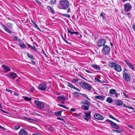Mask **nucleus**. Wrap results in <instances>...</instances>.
I'll return each instance as SVG.
<instances>
[{"label": "nucleus", "mask_w": 135, "mask_h": 135, "mask_svg": "<svg viewBox=\"0 0 135 135\" xmlns=\"http://www.w3.org/2000/svg\"><path fill=\"white\" fill-rule=\"evenodd\" d=\"M28 45V47H30L31 49H33L35 51H36V48L35 46H33L30 45Z\"/></svg>", "instance_id": "nucleus-32"}, {"label": "nucleus", "mask_w": 135, "mask_h": 135, "mask_svg": "<svg viewBox=\"0 0 135 135\" xmlns=\"http://www.w3.org/2000/svg\"><path fill=\"white\" fill-rule=\"evenodd\" d=\"M83 96L84 97L86 98L88 100H90V99L87 97V95L86 94H82Z\"/></svg>", "instance_id": "nucleus-47"}, {"label": "nucleus", "mask_w": 135, "mask_h": 135, "mask_svg": "<svg viewBox=\"0 0 135 135\" xmlns=\"http://www.w3.org/2000/svg\"><path fill=\"white\" fill-rule=\"evenodd\" d=\"M32 135H41V134L39 133H34Z\"/></svg>", "instance_id": "nucleus-61"}, {"label": "nucleus", "mask_w": 135, "mask_h": 135, "mask_svg": "<svg viewBox=\"0 0 135 135\" xmlns=\"http://www.w3.org/2000/svg\"><path fill=\"white\" fill-rule=\"evenodd\" d=\"M9 33L12 34L13 36H15L16 35V33L14 32V31H11L9 30Z\"/></svg>", "instance_id": "nucleus-40"}, {"label": "nucleus", "mask_w": 135, "mask_h": 135, "mask_svg": "<svg viewBox=\"0 0 135 135\" xmlns=\"http://www.w3.org/2000/svg\"><path fill=\"white\" fill-rule=\"evenodd\" d=\"M78 81V79H73L71 81L73 83L76 82Z\"/></svg>", "instance_id": "nucleus-39"}, {"label": "nucleus", "mask_w": 135, "mask_h": 135, "mask_svg": "<svg viewBox=\"0 0 135 135\" xmlns=\"http://www.w3.org/2000/svg\"><path fill=\"white\" fill-rule=\"evenodd\" d=\"M48 7H49V8L50 9V10L51 11V12L52 13H54V11L53 9L51 8L50 6H48Z\"/></svg>", "instance_id": "nucleus-43"}, {"label": "nucleus", "mask_w": 135, "mask_h": 135, "mask_svg": "<svg viewBox=\"0 0 135 135\" xmlns=\"http://www.w3.org/2000/svg\"><path fill=\"white\" fill-rule=\"evenodd\" d=\"M106 41L104 39H100L98 41L97 43V45L99 47L104 46L105 43Z\"/></svg>", "instance_id": "nucleus-7"}, {"label": "nucleus", "mask_w": 135, "mask_h": 135, "mask_svg": "<svg viewBox=\"0 0 135 135\" xmlns=\"http://www.w3.org/2000/svg\"><path fill=\"white\" fill-rule=\"evenodd\" d=\"M106 101L109 103H111L113 102V100L110 97H108L107 98Z\"/></svg>", "instance_id": "nucleus-21"}, {"label": "nucleus", "mask_w": 135, "mask_h": 135, "mask_svg": "<svg viewBox=\"0 0 135 135\" xmlns=\"http://www.w3.org/2000/svg\"><path fill=\"white\" fill-rule=\"evenodd\" d=\"M20 128V127L19 126H16L14 127V129L15 130H17Z\"/></svg>", "instance_id": "nucleus-49"}, {"label": "nucleus", "mask_w": 135, "mask_h": 135, "mask_svg": "<svg viewBox=\"0 0 135 135\" xmlns=\"http://www.w3.org/2000/svg\"><path fill=\"white\" fill-rule=\"evenodd\" d=\"M111 126L113 128L116 129H119V126L114 122L111 125Z\"/></svg>", "instance_id": "nucleus-16"}, {"label": "nucleus", "mask_w": 135, "mask_h": 135, "mask_svg": "<svg viewBox=\"0 0 135 135\" xmlns=\"http://www.w3.org/2000/svg\"><path fill=\"white\" fill-rule=\"evenodd\" d=\"M129 105H127L124 104L123 105V107H126L128 108V107H129Z\"/></svg>", "instance_id": "nucleus-58"}, {"label": "nucleus", "mask_w": 135, "mask_h": 135, "mask_svg": "<svg viewBox=\"0 0 135 135\" xmlns=\"http://www.w3.org/2000/svg\"><path fill=\"white\" fill-rule=\"evenodd\" d=\"M35 89V88L33 87H32L31 89H30V91L31 92H32L34 91Z\"/></svg>", "instance_id": "nucleus-53"}, {"label": "nucleus", "mask_w": 135, "mask_h": 135, "mask_svg": "<svg viewBox=\"0 0 135 135\" xmlns=\"http://www.w3.org/2000/svg\"><path fill=\"white\" fill-rule=\"evenodd\" d=\"M116 64L115 62H110L109 63L108 66L110 67H114Z\"/></svg>", "instance_id": "nucleus-20"}, {"label": "nucleus", "mask_w": 135, "mask_h": 135, "mask_svg": "<svg viewBox=\"0 0 135 135\" xmlns=\"http://www.w3.org/2000/svg\"><path fill=\"white\" fill-rule=\"evenodd\" d=\"M128 126L129 128H132V129L133 128V127L131 125H129Z\"/></svg>", "instance_id": "nucleus-63"}, {"label": "nucleus", "mask_w": 135, "mask_h": 135, "mask_svg": "<svg viewBox=\"0 0 135 135\" xmlns=\"http://www.w3.org/2000/svg\"><path fill=\"white\" fill-rule=\"evenodd\" d=\"M106 121L109 122L110 123L111 125L113 122L112 121L108 119H107L106 120Z\"/></svg>", "instance_id": "nucleus-44"}, {"label": "nucleus", "mask_w": 135, "mask_h": 135, "mask_svg": "<svg viewBox=\"0 0 135 135\" xmlns=\"http://www.w3.org/2000/svg\"><path fill=\"white\" fill-rule=\"evenodd\" d=\"M58 105L59 106H60V107H62L63 108H65V109H69V107H66L65 105H61V104H58Z\"/></svg>", "instance_id": "nucleus-33"}, {"label": "nucleus", "mask_w": 135, "mask_h": 135, "mask_svg": "<svg viewBox=\"0 0 135 135\" xmlns=\"http://www.w3.org/2000/svg\"><path fill=\"white\" fill-rule=\"evenodd\" d=\"M36 2L39 4H41V3L39 1V0H34Z\"/></svg>", "instance_id": "nucleus-51"}, {"label": "nucleus", "mask_w": 135, "mask_h": 135, "mask_svg": "<svg viewBox=\"0 0 135 135\" xmlns=\"http://www.w3.org/2000/svg\"><path fill=\"white\" fill-rule=\"evenodd\" d=\"M79 85L83 89L87 90L88 91H92L93 89V88L90 85L87 84L86 83L83 82L81 81L79 83Z\"/></svg>", "instance_id": "nucleus-2"}, {"label": "nucleus", "mask_w": 135, "mask_h": 135, "mask_svg": "<svg viewBox=\"0 0 135 135\" xmlns=\"http://www.w3.org/2000/svg\"><path fill=\"white\" fill-rule=\"evenodd\" d=\"M61 38L62 40L64 41L66 43L69 44V43L64 38V36L63 35L61 36Z\"/></svg>", "instance_id": "nucleus-41"}, {"label": "nucleus", "mask_w": 135, "mask_h": 135, "mask_svg": "<svg viewBox=\"0 0 135 135\" xmlns=\"http://www.w3.org/2000/svg\"><path fill=\"white\" fill-rule=\"evenodd\" d=\"M126 15H127V16L129 17V16H130V13H127L126 14Z\"/></svg>", "instance_id": "nucleus-62"}, {"label": "nucleus", "mask_w": 135, "mask_h": 135, "mask_svg": "<svg viewBox=\"0 0 135 135\" xmlns=\"http://www.w3.org/2000/svg\"><path fill=\"white\" fill-rule=\"evenodd\" d=\"M24 117V118H26V119L27 120H30L31 121L33 122V121H35V120L34 119H31L30 118H28L27 117Z\"/></svg>", "instance_id": "nucleus-35"}, {"label": "nucleus", "mask_w": 135, "mask_h": 135, "mask_svg": "<svg viewBox=\"0 0 135 135\" xmlns=\"http://www.w3.org/2000/svg\"><path fill=\"white\" fill-rule=\"evenodd\" d=\"M2 67L3 68L4 70V71L5 73H7L8 71V67L5 65H3Z\"/></svg>", "instance_id": "nucleus-18"}, {"label": "nucleus", "mask_w": 135, "mask_h": 135, "mask_svg": "<svg viewBox=\"0 0 135 135\" xmlns=\"http://www.w3.org/2000/svg\"><path fill=\"white\" fill-rule=\"evenodd\" d=\"M69 2L66 0H64L60 2L59 4L57 5V7L60 9H66L69 7Z\"/></svg>", "instance_id": "nucleus-1"}, {"label": "nucleus", "mask_w": 135, "mask_h": 135, "mask_svg": "<svg viewBox=\"0 0 135 135\" xmlns=\"http://www.w3.org/2000/svg\"><path fill=\"white\" fill-rule=\"evenodd\" d=\"M27 55L28 57L32 60H33L35 59L33 56L32 55H31L28 53L27 54Z\"/></svg>", "instance_id": "nucleus-27"}, {"label": "nucleus", "mask_w": 135, "mask_h": 135, "mask_svg": "<svg viewBox=\"0 0 135 135\" xmlns=\"http://www.w3.org/2000/svg\"><path fill=\"white\" fill-rule=\"evenodd\" d=\"M57 119L58 120H60L61 121H62L63 120H64V119H63L57 117Z\"/></svg>", "instance_id": "nucleus-57"}, {"label": "nucleus", "mask_w": 135, "mask_h": 135, "mask_svg": "<svg viewBox=\"0 0 135 135\" xmlns=\"http://www.w3.org/2000/svg\"><path fill=\"white\" fill-rule=\"evenodd\" d=\"M46 85L45 83H41L40 84L38 87V88L42 91H45L46 88Z\"/></svg>", "instance_id": "nucleus-9"}, {"label": "nucleus", "mask_w": 135, "mask_h": 135, "mask_svg": "<svg viewBox=\"0 0 135 135\" xmlns=\"http://www.w3.org/2000/svg\"><path fill=\"white\" fill-rule=\"evenodd\" d=\"M113 131L119 133H122V131L118 130H113Z\"/></svg>", "instance_id": "nucleus-45"}, {"label": "nucleus", "mask_w": 135, "mask_h": 135, "mask_svg": "<svg viewBox=\"0 0 135 135\" xmlns=\"http://www.w3.org/2000/svg\"><path fill=\"white\" fill-rule=\"evenodd\" d=\"M109 117H110V118H112V119L114 120V119H115V118H114L113 117V116L111 115H109Z\"/></svg>", "instance_id": "nucleus-54"}, {"label": "nucleus", "mask_w": 135, "mask_h": 135, "mask_svg": "<svg viewBox=\"0 0 135 135\" xmlns=\"http://www.w3.org/2000/svg\"><path fill=\"white\" fill-rule=\"evenodd\" d=\"M35 104L37 107L40 109H42L44 107V104L43 102L39 101L37 100L34 101Z\"/></svg>", "instance_id": "nucleus-4"}, {"label": "nucleus", "mask_w": 135, "mask_h": 135, "mask_svg": "<svg viewBox=\"0 0 135 135\" xmlns=\"http://www.w3.org/2000/svg\"><path fill=\"white\" fill-rule=\"evenodd\" d=\"M20 46L22 48H25L26 47V46L22 42L20 43Z\"/></svg>", "instance_id": "nucleus-31"}, {"label": "nucleus", "mask_w": 135, "mask_h": 135, "mask_svg": "<svg viewBox=\"0 0 135 135\" xmlns=\"http://www.w3.org/2000/svg\"><path fill=\"white\" fill-rule=\"evenodd\" d=\"M1 27L6 32H8V28L6 27L4 25H2Z\"/></svg>", "instance_id": "nucleus-28"}, {"label": "nucleus", "mask_w": 135, "mask_h": 135, "mask_svg": "<svg viewBox=\"0 0 135 135\" xmlns=\"http://www.w3.org/2000/svg\"><path fill=\"white\" fill-rule=\"evenodd\" d=\"M73 88L76 90H77L79 91H80V89H78L76 87H75L74 86V87H73Z\"/></svg>", "instance_id": "nucleus-52"}, {"label": "nucleus", "mask_w": 135, "mask_h": 135, "mask_svg": "<svg viewBox=\"0 0 135 135\" xmlns=\"http://www.w3.org/2000/svg\"><path fill=\"white\" fill-rule=\"evenodd\" d=\"M70 12V7H69L68 8V11H67V12L68 13H69Z\"/></svg>", "instance_id": "nucleus-59"}, {"label": "nucleus", "mask_w": 135, "mask_h": 135, "mask_svg": "<svg viewBox=\"0 0 135 135\" xmlns=\"http://www.w3.org/2000/svg\"><path fill=\"white\" fill-rule=\"evenodd\" d=\"M132 6L129 3H125L124 4V11L125 12H128L132 8Z\"/></svg>", "instance_id": "nucleus-6"}, {"label": "nucleus", "mask_w": 135, "mask_h": 135, "mask_svg": "<svg viewBox=\"0 0 135 135\" xmlns=\"http://www.w3.org/2000/svg\"><path fill=\"white\" fill-rule=\"evenodd\" d=\"M132 27L134 31L135 32V25H132Z\"/></svg>", "instance_id": "nucleus-55"}, {"label": "nucleus", "mask_w": 135, "mask_h": 135, "mask_svg": "<svg viewBox=\"0 0 135 135\" xmlns=\"http://www.w3.org/2000/svg\"><path fill=\"white\" fill-rule=\"evenodd\" d=\"M115 103L118 106H120L123 105V102L122 101L116 100L115 101Z\"/></svg>", "instance_id": "nucleus-15"}, {"label": "nucleus", "mask_w": 135, "mask_h": 135, "mask_svg": "<svg viewBox=\"0 0 135 135\" xmlns=\"http://www.w3.org/2000/svg\"><path fill=\"white\" fill-rule=\"evenodd\" d=\"M20 135H28L27 132L24 129H21L19 132Z\"/></svg>", "instance_id": "nucleus-14"}, {"label": "nucleus", "mask_w": 135, "mask_h": 135, "mask_svg": "<svg viewBox=\"0 0 135 135\" xmlns=\"http://www.w3.org/2000/svg\"><path fill=\"white\" fill-rule=\"evenodd\" d=\"M24 99L26 101H30L31 100V98H29L26 97H24Z\"/></svg>", "instance_id": "nucleus-38"}, {"label": "nucleus", "mask_w": 135, "mask_h": 135, "mask_svg": "<svg viewBox=\"0 0 135 135\" xmlns=\"http://www.w3.org/2000/svg\"><path fill=\"white\" fill-rule=\"evenodd\" d=\"M82 103L87 106H90V103L87 100H85L84 101H83Z\"/></svg>", "instance_id": "nucleus-22"}, {"label": "nucleus", "mask_w": 135, "mask_h": 135, "mask_svg": "<svg viewBox=\"0 0 135 135\" xmlns=\"http://www.w3.org/2000/svg\"><path fill=\"white\" fill-rule=\"evenodd\" d=\"M128 108L132 110H134V109L133 107L129 106V107H128Z\"/></svg>", "instance_id": "nucleus-56"}, {"label": "nucleus", "mask_w": 135, "mask_h": 135, "mask_svg": "<svg viewBox=\"0 0 135 135\" xmlns=\"http://www.w3.org/2000/svg\"><path fill=\"white\" fill-rule=\"evenodd\" d=\"M80 94V93L76 91H75L73 92L74 95L75 96L76 95L78 96L79 95V94Z\"/></svg>", "instance_id": "nucleus-42"}, {"label": "nucleus", "mask_w": 135, "mask_h": 135, "mask_svg": "<svg viewBox=\"0 0 135 135\" xmlns=\"http://www.w3.org/2000/svg\"><path fill=\"white\" fill-rule=\"evenodd\" d=\"M34 24L35 25V27L36 28H37V29L40 31V30L38 26L35 23V24Z\"/></svg>", "instance_id": "nucleus-46"}, {"label": "nucleus", "mask_w": 135, "mask_h": 135, "mask_svg": "<svg viewBox=\"0 0 135 135\" xmlns=\"http://www.w3.org/2000/svg\"><path fill=\"white\" fill-rule=\"evenodd\" d=\"M94 117L95 119L98 120H102L104 119L103 117L98 114H95L94 115Z\"/></svg>", "instance_id": "nucleus-11"}, {"label": "nucleus", "mask_w": 135, "mask_h": 135, "mask_svg": "<svg viewBox=\"0 0 135 135\" xmlns=\"http://www.w3.org/2000/svg\"><path fill=\"white\" fill-rule=\"evenodd\" d=\"M91 66L98 70H99L100 69L99 66L95 64H92L91 65Z\"/></svg>", "instance_id": "nucleus-25"}, {"label": "nucleus", "mask_w": 135, "mask_h": 135, "mask_svg": "<svg viewBox=\"0 0 135 135\" xmlns=\"http://www.w3.org/2000/svg\"><path fill=\"white\" fill-rule=\"evenodd\" d=\"M110 48L107 45H104L103 46V49L102 50L103 53L105 55L109 54L110 52Z\"/></svg>", "instance_id": "nucleus-3"}, {"label": "nucleus", "mask_w": 135, "mask_h": 135, "mask_svg": "<svg viewBox=\"0 0 135 135\" xmlns=\"http://www.w3.org/2000/svg\"><path fill=\"white\" fill-rule=\"evenodd\" d=\"M123 76L124 79L127 81H129L131 79L130 75L127 73L123 74Z\"/></svg>", "instance_id": "nucleus-10"}, {"label": "nucleus", "mask_w": 135, "mask_h": 135, "mask_svg": "<svg viewBox=\"0 0 135 135\" xmlns=\"http://www.w3.org/2000/svg\"><path fill=\"white\" fill-rule=\"evenodd\" d=\"M100 16L101 17H102L103 19H105V14L103 12H102L100 13Z\"/></svg>", "instance_id": "nucleus-36"}, {"label": "nucleus", "mask_w": 135, "mask_h": 135, "mask_svg": "<svg viewBox=\"0 0 135 135\" xmlns=\"http://www.w3.org/2000/svg\"><path fill=\"white\" fill-rule=\"evenodd\" d=\"M9 76H10V77L14 79L17 77V75L15 73L13 72L9 74Z\"/></svg>", "instance_id": "nucleus-19"}, {"label": "nucleus", "mask_w": 135, "mask_h": 135, "mask_svg": "<svg viewBox=\"0 0 135 135\" xmlns=\"http://www.w3.org/2000/svg\"><path fill=\"white\" fill-rule=\"evenodd\" d=\"M95 98L96 99H100L102 100H103L104 99V97L101 95L96 96L95 97Z\"/></svg>", "instance_id": "nucleus-23"}, {"label": "nucleus", "mask_w": 135, "mask_h": 135, "mask_svg": "<svg viewBox=\"0 0 135 135\" xmlns=\"http://www.w3.org/2000/svg\"><path fill=\"white\" fill-rule=\"evenodd\" d=\"M56 1L55 0H51L50 2V3L51 4H55L56 2Z\"/></svg>", "instance_id": "nucleus-37"}, {"label": "nucleus", "mask_w": 135, "mask_h": 135, "mask_svg": "<svg viewBox=\"0 0 135 135\" xmlns=\"http://www.w3.org/2000/svg\"><path fill=\"white\" fill-rule=\"evenodd\" d=\"M114 69L117 72H120L122 70V68L121 66L117 64L115 65Z\"/></svg>", "instance_id": "nucleus-12"}, {"label": "nucleus", "mask_w": 135, "mask_h": 135, "mask_svg": "<svg viewBox=\"0 0 135 135\" xmlns=\"http://www.w3.org/2000/svg\"><path fill=\"white\" fill-rule=\"evenodd\" d=\"M57 99L59 101L61 100L65 101L66 100V98H65L64 95H61L57 97Z\"/></svg>", "instance_id": "nucleus-17"}, {"label": "nucleus", "mask_w": 135, "mask_h": 135, "mask_svg": "<svg viewBox=\"0 0 135 135\" xmlns=\"http://www.w3.org/2000/svg\"><path fill=\"white\" fill-rule=\"evenodd\" d=\"M13 39L14 41H21V40L17 37H14L13 38Z\"/></svg>", "instance_id": "nucleus-29"}, {"label": "nucleus", "mask_w": 135, "mask_h": 135, "mask_svg": "<svg viewBox=\"0 0 135 135\" xmlns=\"http://www.w3.org/2000/svg\"><path fill=\"white\" fill-rule=\"evenodd\" d=\"M70 110L71 112H75L76 111V109L75 108H71V109Z\"/></svg>", "instance_id": "nucleus-50"}, {"label": "nucleus", "mask_w": 135, "mask_h": 135, "mask_svg": "<svg viewBox=\"0 0 135 135\" xmlns=\"http://www.w3.org/2000/svg\"><path fill=\"white\" fill-rule=\"evenodd\" d=\"M67 31L68 32L70 33L71 35H73L74 34H75L77 35V37L79 38H81L82 37V35L80 33L77 32H72L70 30L68 29L67 28Z\"/></svg>", "instance_id": "nucleus-8"}, {"label": "nucleus", "mask_w": 135, "mask_h": 135, "mask_svg": "<svg viewBox=\"0 0 135 135\" xmlns=\"http://www.w3.org/2000/svg\"><path fill=\"white\" fill-rule=\"evenodd\" d=\"M62 112L61 111H59L55 113V115L57 116H60L61 115Z\"/></svg>", "instance_id": "nucleus-30"}, {"label": "nucleus", "mask_w": 135, "mask_h": 135, "mask_svg": "<svg viewBox=\"0 0 135 135\" xmlns=\"http://www.w3.org/2000/svg\"><path fill=\"white\" fill-rule=\"evenodd\" d=\"M64 16L66 17H68V18H70V15H69V14H64Z\"/></svg>", "instance_id": "nucleus-48"}, {"label": "nucleus", "mask_w": 135, "mask_h": 135, "mask_svg": "<svg viewBox=\"0 0 135 135\" xmlns=\"http://www.w3.org/2000/svg\"><path fill=\"white\" fill-rule=\"evenodd\" d=\"M90 113L91 112L90 111L85 112L83 116V118L86 120H88L91 117Z\"/></svg>", "instance_id": "nucleus-5"}, {"label": "nucleus", "mask_w": 135, "mask_h": 135, "mask_svg": "<svg viewBox=\"0 0 135 135\" xmlns=\"http://www.w3.org/2000/svg\"><path fill=\"white\" fill-rule=\"evenodd\" d=\"M116 90L114 89H111L109 90V93L110 94L114 95L116 93Z\"/></svg>", "instance_id": "nucleus-26"}, {"label": "nucleus", "mask_w": 135, "mask_h": 135, "mask_svg": "<svg viewBox=\"0 0 135 135\" xmlns=\"http://www.w3.org/2000/svg\"><path fill=\"white\" fill-rule=\"evenodd\" d=\"M0 110H1L2 112H3L4 113H8L7 112H6L5 111H4V110L2 109H0Z\"/></svg>", "instance_id": "nucleus-60"}, {"label": "nucleus", "mask_w": 135, "mask_h": 135, "mask_svg": "<svg viewBox=\"0 0 135 135\" xmlns=\"http://www.w3.org/2000/svg\"><path fill=\"white\" fill-rule=\"evenodd\" d=\"M125 62L127 64V65L132 70H134V68L131 63L128 61L125 60Z\"/></svg>", "instance_id": "nucleus-13"}, {"label": "nucleus", "mask_w": 135, "mask_h": 135, "mask_svg": "<svg viewBox=\"0 0 135 135\" xmlns=\"http://www.w3.org/2000/svg\"><path fill=\"white\" fill-rule=\"evenodd\" d=\"M85 71L87 72V73H90V72L88 70H85Z\"/></svg>", "instance_id": "nucleus-64"}, {"label": "nucleus", "mask_w": 135, "mask_h": 135, "mask_svg": "<svg viewBox=\"0 0 135 135\" xmlns=\"http://www.w3.org/2000/svg\"><path fill=\"white\" fill-rule=\"evenodd\" d=\"M67 86L71 88H73V87H74V86L73 85L71 84V83H70L69 82H68L67 83Z\"/></svg>", "instance_id": "nucleus-34"}, {"label": "nucleus", "mask_w": 135, "mask_h": 135, "mask_svg": "<svg viewBox=\"0 0 135 135\" xmlns=\"http://www.w3.org/2000/svg\"><path fill=\"white\" fill-rule=\"evenodd\" d=\"M89 106H86L85 105H83L81 106V108L84 110H88L89 109Z\"/></svg>", "instance_id": "nucleus-24"}]
</instances>
